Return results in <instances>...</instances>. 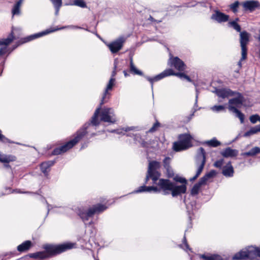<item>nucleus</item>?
I'll list each match as a JSON object with an SVG mask.
<instances>
[{"label":"nucleus","instance_id":"f257e3e1","mask_svg":"<svg viewBox=\"0 0 260 260\" xmlns=\"http://www.w3.org/2000/svg\"><path fill=\"white\" fill-rule=\"evenodd\" d=\"M115 81V79L114 78H110L104 91L100 106L95 110L90 121L85 123L83 126L76 132V136L74 139L68 141L65 144L61 146L60 147L55 148L52 152V155H56L66 152L68 150L74 147L84 137V136L88 133L87 129L91 124L93 126H97L99 125L100 121L98 117L101 109V106L107 102V99H109V95H108L109 94L108 93V91L112 89L114 85Z\"/></svg>","mask_w":260,"mask_h":260},{"label":"nucleus","instance_id":"f03ea898","mask_svg":"<svg viewBox=\"0 0 260 260\" xmlns=\"http://www.w3.org/2000/svg\"><path fill=\"white\" fill-rule=\"evenodd\" d=\"M173 180L172 182L169 179L161 178L158 181V185L162 189V194L168 195L170 191L173 197H176L185 193L187 190V180L178 175L174 176Z\"/></svg>","mask_w":260,"mask_h":260},{"label":"nucleus","instance_id":"7ed1b4c3","mask_svg":"<svg viewBox=\"0 0 260 260\" xmlns=\"http://www.w3.org/2000/svg\"><path fill=\"white\" fill-rule=\"evenodd\" d=\"M73 247V244L71 243H63L59 245L46 244L43 246V248L45 249V251L29 253L17 260L27 259L28 257L35 259L48 258L59 254L67 250L72 249Z\"/></svg>","mask_w":260,"mask_h":260},{"label":"nucleus","instance_id":"20e7f679","mask_svg":"<svg viewBox=\"0 0 260 260\" xmlns=\"http://www.w3.org/2000/svg\"><path fill=\"white\" fill-rule=\"evenodd\" d=\"M171 75H175L178 76L181 79L184 78L189 82H193V81L190 79V78L188 76L186 75L185 73L182 72L175 73L174 71L171 69L165 70L161 73L153 77L145 76V78L147 81L150 82L151 84V89L152 90H153V83L154 82L159 81L160 80L163 79L164 78Z\"/></svg>","mask_w":260,"mask_h":260},{"label":"nucleus","instance_id":"39448f33","mask_svg":"<svg viewBox=\"0 0 260 260\" xmlns=\"http://www.w3.org/2000/svg\"><path fill=\"white\" fill-rule=\"evenodd\" d=\"M250 34L245 30L240 34V44L241 48V58L238 62V65L241 68L242 61L247 57L248 48L247 45L250 42Z\"/></svg>","mask_w":260,"mask_h":260},{"label":"nucleus","instance_id":"423d86ee","mask_svg":"<svg viewBox=\"0 0 260 260\" xmlns=\"http://www.w3.org/2000/svg\"><path fill=\"white\" fill-rule=\"evenodd\" d=\"M107 207L102 204H99L89 208L87 211L79 209L78 215L83 221H87L89 217L93 216L96 212H101L106 210Z\"/></svg>","mask_w":260,"mask_h":260},{"label":"nucleus","instance_id":"0eeeda50","mask_svg":"<svg viewBox=\"0 0 260 260\" xmlns=\"http://www.w3.org/2000/svg\"><path fill=\"white\" fill-rule=\"evenodd\" d=\"M206 152L203 147H200L196 156V163L198 167L196 176L198 177L200 175L206 163Z\"/></svg>","mask_w":260,"mask_h":260},{"label":"nucleus","instance_id":"6e6552de","mask_svg":"<svg viewBox=\"0 0 260 260\" xmlns=\"http://www.w3.org/2000/svg\"><path fill=\"white\" fill-rule=\"evenodd\" d=\"M233 96L237 95V97L230 99L229 101V105H235L238 108H240L239 105H242L245 102V99L243 94L238 91H234Z\"/></svg>","mask_w":260,"mask_h":260},{"label":"nucleus","instance_id":"1a4fd4ad","mask_svg":"<svg viewBox=\"0 0 260 260\" xmlns=\"http://www.w3.org/2000/svg\"><path fill=\"white\" fill-rule=\"evenodd\" d=\"M242 5L244 11H249L250 12L260 8L259 2L255 0L246 1L242 3Z\"/></svg>","mask_w":260,"mask_h":260},{"label":"nucleus","instance_id":"9d476101","mask_svg":"<svg viewBox=\"0 0 260 260\" xmlns=\"http://www.w3.org/2000/svg\"><path fill=\"white\" fill-rule=\"evenodd\" d=\"M160 167L159 162L156 160H152L149 162L148 165V173L153 174V175L159 178L160 173L157 171Z\"/></svg>","mask_w":260,"mask_h":260},{"label":"nucleus","instance_id":"9b49d317","mask_svg":"<svg viewBox=\"0 0 260 260\" xmlns=\"http://www.w3.org/2000/svg\"><path fill=\"white\" fill-rule=\"evenodd\" d=\"M154 184H156L157 186H147L145 185H143V186H140L137 190H135L134 192L140 193L142 192H151V191H153L154 192H160V191L162 190V189L158 185V181Z\"/></svg>","mask_w":260,"mask_h":260},{"label":"nucleus","instance_id":"f8f14e48","mask_svg":"<svg viewBox=\"0 0 260 260\" xmlns=\"http://www.w3.org/2000/svg\"><path fill=\"white\" fill-rule=\"evenodd\" d=\"M169 61L170 62V66L174 67L179 71H183L185 70L186 65L178 57L170 58Z\"/></svg>","mask_w":260,"mask_h":260},{"label":"nucleus","instance_id":"ddd939ff","mask_svg":"<svg viewBox=\"0 0 260 260\" xmlns=\"http://www.w3.org/2000/svg\"><path fill=\"white\" fill-rule=\"evenodd\" d=\"M58 29H46L45 31H42L41 32L37 33L34 35H31L30 36H29L27 37L21 39V44H23L24 43H26L28 42H29L30 41H32L35 39L38 38L39 37H41L42 36H43L45 35L48 34L50 32H53L55 30H58Z\"/></svg>","mask_w":260,"mask_h":260},{"label":"nucleus","instance_id":"4468645a","mask_svg":"<svg viewBox=\"0 0 260 260\" xmlns=\"http://www.w3.org/2000/svg\"><path fill=\"white\" fill-rule=\"evenodd\" d=\"M234 259H252L251 247H249L246 250H241L236 253L233 256Z\"/></svg>","mask_w":260,"mask_h":260},{"label":"nucleus","instance_id":"2eb2a0df","mask_svg":"<svg viewBox=\"0 0 260 260\" xmlns=\"http://www.w3.org/2000/svg\"><path fill=\"white\" fill-rule=\"evenodd\" d=\"M123 43L122 39H119L108 44L107 46L112 53H116L122 49Z\"/></svg>","mask_w":260,"mask_h":260},{"label":"nucleus","instance_id":"dca6fc26","mask_svg":"<svg viewBox=\"0 0 260 260\" xmlns=\"http://www.w3.org/2000/svg\"><path fill=\"white\" fill-rule=\"evenodd\" d=\"M110 110V108H105L103 109L101 113V120L104 122H110L111 123H114L116 122V117H112L109 115V111Z\"/></svg>","mask_w":260,"mask_h":260},{"label":"nucleus","instance_id":"f3484780","mask_svg":"<svg viewBox=\"0 0 260 260\" xmlns=\"http://www.w3.org/2000/svg\"><path fill=\"white\" fill-rule=\"evenodd\" d=\"M55 163V160H52L43 162L40 164V169L45 177H48L49 172L50 171V168L53 166Z\"/></svg>","mask_w":260,"mask_h":260},{"label":"nucleus","instance_id":"a211bd4d","mask_svg":"<svg viewBox=\"0 0 260 260\" xmlns=\"http://www.w3.org/2000/svg\"><path fill=\"white\" fill-rule=\"evenodd\" d=\"M211 19L217 21L219 23L226 22L229 19V16L219 11H216L211 16Z\"/></svg>","mask_w":260,"mask_h":260},{"label":"nucleus","instance_id":"6ab92c4d","mask_svg":"<svg viewBox=\"0 0 260 260\" xmlns=\"http://www.w3.org/2000/svg\"><path fill=\"white\" fill-rule=\"evenodd\" d=\"M216 94L221 98H225L230 96H233L234 91L230 88H220L216 89L215 90Z\"/></svg>","mask_w":260,"mask_h":260},{"label":"nucleus","instance_id":"aec40b11","mask_svg":"<svg viewBox=\"0 0 260 260\" xmlns=\"http://www.w3.org/2000/svg\"><path fill=\"white\" fill-rule=\"evenodd\" d=\"M220 154L225 158L233 157L237 156L238 151L236 149H233L230 147H227L223 151L221 152Z\"/></svg>","mask_w":260,"mask_h":260},{"label":"nucleus","instance_id":"412c9836","mask_svg":"<svg viewBox=\"0 0 260 260\" xmlns=\"http://www.w3.org/2000/svg\"><path fill=\"white\" fill-rule=\"evenodd\" d=\"M234 173V170L231 165V162L229 161L227 164L223 167L222 174L225 177H233Z\"/></svg>","mask_w":260,"mask_h":260},{"label":"nucleus","instance_id":"4be33fe9","mask_svg":"<svg viewBox=\"0 0 260 260\" xmlns=\"http://www.w3.org/2000/svg\"><path fill=\"white\" fill-rule=\"evenodd\" d=\"M192 139V136L189 134H180L178 136V139L189 147L192 146L191 142Z\"/></svg>","mask_w":260,"mask_h":260},{"label":"nucleus","instance_id":"5701e85b","mask_svg":"<svg viewBox=\"0 0 260 260\" xmlns=\"http://www.w3.org/2000/svg\"><path fill=\"white\" fill-rule=\"evenodd\" d=\"M32 246L33 244L31 241L26 240L19 245L17 247V249L20 252H23L28 251Z\"/></svg>","mask_w":260,"mask_h":260},{"label":"nucleus","instance_id":"b1692460","mask_svg":"<svg viewBox=\"0 0 260 260\" xmlns=\"http://www.w3.org/2000/svg\"><path fill=\"white\" fill-rule=\"evenodd\" d=\"M228 109L236 114V116L239 118L241 123H244L245 115L243 113L234 106L229 105Z\"/></svg>","mask_w":260,"mask_h":260},{"label":"nucleus","instance_id":"393cba45","mask_svg":"<svg viewBox=\"0 0 260 260\" xmlns=\"http://www.w3.org/2000/svg\"><path fill=\"white\" fill-rule=\"evenodd\" d=\"M173 149L174 151L176 152H178L180 151L186 150L189 148L188 146H187L186 144L183 143L179 140L178 141L175 142L173 143Z\"/></svg>","mask_w":260,"mask_h":260},{"label":"nucleus","instance_id":"a878e982","mask_svg":"<svg viewBox=\"0 0 260 260\" xmlns=\"http://www.w3.org/2000/svg\"><path fill=\"white\" fill-rule=\"evenodd\" d=\"M203 181V180H201L200 179L199 181L194 184L190 191V194L191 196H194L199 193L201 187L203 185H205Z\"/></svg>","mask_w":260,"mask_h":260},{"label":"nucleus","instance_id":"bb28decb","mask_svg":"<svg viewBox=\"0 0 260 260\" xmlns=\"http://www.w3.org/2000/svg\"><path fill=\"white\" fill-rule=\"evenodd\" d=\"M130 72L134 75H138L141 76H144L146 79L145 75L143 73L139 70H138L135 66L132 57L130 58Z\"/></svg>","mask_w":260,"mask_h":260},{"label":"nucleus","instance_id":"cd10ccee","mask_svg":"<svg viewBox=\"0 0 260 260\" xmlns=\"http://www.w3.org/2000/svg\"><path fill=\"white\" fill-rule=\"evenodd\" d=\"M258 132H260V124L250 128L249 131L244 134L243 137H247Z\"/></svg>","mask_w":260,"mask_h":260},{"label":"nucleus","instance_id":"c85d7f7f","mask_svg":"<svg viewBox=\"0 0 260 260\" xmlns=\"http://www.w3.org/2000/svg\"><path fill=\"white\" fill-rule=\"evenodd\" d=\"M258 153H260V148L254 147L248 152H244L242 154L243 156H253Z\"/></svg>","mask_w":260,"mask_h":260},{"label":"nucleus","instance_id":"c756f323","mask_svg":"<svg viewBox=\"0 0 260 260\" xmlns=\"http://www.w3.org/2000/svg\"><path fill=\"white\" fill-rule=\"evenodd\" d=\"M216 174V171L214 170H212L209 172L206 173L204 176L201 177L200 179L201 180H203V182L206 184L209 179L214 177Z\"/></svg>","mask_w":260,"mask_h":260},{"label":"nucleus","instance_id":"7c9ffc66","mask_svg":"<svg viewBox=\"0 0 260 260\" xmlns=\"http://www.w3.org/2000/svg\"><path fill=\"white\" fill-rule=\"evenodd\" d=\"M14 39H15V38L13 36V31H12L7 38L0 40V45H8Z\"/></svg>","mask_w":260,"mask_h":260},{"label":"nucleus","instance_id":"2f4dec72","mask_svg":"<svg viewBox=\"0 0 260 260\" xmlns=\"http://www.w3.org/2000/svg\"><path fill=\"white\" fill-rule=\"evenodd\" d=\"M15 160V157L12 155H0V162L8 164L10 161Z\"/></svg>","mask_w":260,"mask_h":260},{"label":"nucleus","instance_id":"473e14b6","mask_svg":"<svg viewBox=\"0 0 260 260\" xmlns=\"http://www.w3.org/2000/svg\"><path fill=\"white\" fill-rule=\"evenodd\" d=\"M50 1L53 4V5L55 8V15H56V16L58 15L59 11V9L62 6V0H50Z\"/></svg>","mask_w":260,"mask_h":260},{"label":"nucleus","instance_id":"72a5a7b5","mask_svg":"<svg viewBox=\"0 0 260 260\" xmlns=\"http://www.w3.org/2000/svg\"><path fill=\"white\" fill-rule=\"evenodd\" d=\"M239 19L238 18H236L235 20L230 21L229 22V25L230 26L232 27L234 29H235L237 31L240 32V33L242 32L241 26L237 22V21H239Z\"/></svg>","mask_w":260,"mask_h":260},{"label":"nucleus","instance_id":"f704fd0d","mask_svg":"<svg viewBox=\"0 0 260 260\" xmlns=\"http://www.w3.org/2000/svg\"><path fill=\"white\" fill-rule=\"evenodd\" d=\"M150 179H151L152 180L153 183H156V182H158L160 179L158 178H157V177L153 175V174L147 172L144 185L147 184L148 181Z\"/></svg>","mask_w":260,"mask_h":260},{"label":"nucleus","instance_id":"c9c22d12","mask_svg":"<svg viewBox=\"0 0 260 260\" xmlns=\"http://www.w3.org/2000/svg\"><path fill=\"white\" fill-rule=\"evenodd\" d=\"M205 143L212 147H217L221 145V143L216 138H213L209 141H206Z\"/></svg>","mask_w":260,"mask_h":260},{"label":"nucleus","instance_id":"e433bc0d","mask_svg":"<svg viewBox=\"0 0 260 260\" xmlns=\"http://www.w3.org/2000/svg\"><path fill=\"white\" fill-rule=\"evenodd\" d=\"M252 258L256 256L260 257V247L251 246Z\"/></svg>","mask_w":260,"mask_h":260},{"label":"nucleus","instance_id":"4c0bfd02","mask_svg":"<svg viewBox=\"0 0 260 260\" xmlns=\"http://www.w3.org/2000/svg\"><path fill=\"white\" fill-rule=\"evenodd\" d=\"M201 257L205 260H222V258L219 255L208 256L203 254L202 255Z\"/></svg>","mask_w":260,"mask_h":260},{"label":"nucleus","instance_id":"58836bf2","mask_svg":"<svg viewBox=\"0 0 260 260\" xmlns=\"http://www.w3.org/2000/svg\"><path fill=\"white\" fill-rule=\"evenodd\" d=\"M239 5L240 2L237 1L230 5V9L232 10L233 12L236 13L238 12V8L239 7Z\"/></svg>","mask_w":260,"mask_h":260},{"label":"nucleus","instance_id":"ea45409f","mask_svg":"<svg viewBox=\"0 0 260 260\" xmlns=\"http://www.w3.org/2000/svg\"><path fill=\"white\" fill-rule=\"evenodd\" d=\"M74 5L83 8L87 7L86 3L83 0H75Z\"/></svg>","mask_w":260,"mask_h":260},{"label":"nucleus","instance_id":"a19ab883","mask_svg":"<svg viewBox=\"0 0 260 260\" xmlns=\"http://www.w3.org/2000/svg\"><path fill=\"white\" fill-rule=\"evenodd\" d=\"M171 161V159L169 156L166 157L164 158V159L163 160V166L165 169L171 167L170 165Z\"/></svg>","mask_w":260,"mask_h":260},{"label":"nucleus","instance_id":"79ce46f5","mask_svg":"<svg viewBox=\"0 0 260 260\" xmlns=\"http://www.w3.org/2000/svg\"><path fill=\"white\" fill-rule=\"evenodd\" d=\"M1 133L2 131L0 129V142H2L4 143H14V142L11 141L10 139L6 138L4 135H2Z\"/></svg>","mask_w":260,"mask_h":260},{"label":"nucleus","instance_id":"37998d69","mask_svg":"<svg viewBox=\"0 0 260 260\" xmlns=\"http://www.w3.org/2000/svg\"><path fill=\"white\" fill-rule=\"evenodd\" d=\"M165 169L166 170L167 176L170 178H173L174 176V171H173V169L172 168V167H170L168 168H166Z\"/></svg>","mask_w":260,"mask_h":260},{"label":"nucleus","instance_id":"c03bdc74","mask_svg":"<svg viewBox=\"0 0 260 260\" xmlns=\"http://www.w3.org/2000/svg\"><path fill=\"white\" fill-rule=\"evenodd\" d=\"M211 109L213 111L218 112L219 111L224 110L225 109V107L223 105H215L211 108Z\"/></svg>","mask_w":260,"mask_h":260},{"label":"nucleus","instance_id":"a18cd8bd","mask_svg":"<svg viewBox=\"0 0 260 260\" xmlns=\"http://www.w3.org/2000/svg\"><path fill=\"white\" fill-rule=\"evenodd\" d=\"M224 159L223 158H221L219 160H216L213 166L214 167L221 169L222 166L223 164Z\"/></svg>","mask_w":260,"mask_h":260},{"label":"nucleus","instance_id":"49530a36","mask_svg":"<svg viewBox=\"0 0 260 260\" xmlns=\"http://www.w3.org/2000/svg\"><path fill=\"white\" fill-rule=\"evenodd\" d=\"M258 118H259V115L258 114H254L250 116L249 120L252 123L254 124L258 121Z\"/></svg>","mask_w":260,"mask_h":260},{"label":"nucleus","instance_id":"de8ad7c7","mask_svg":"<svg viewBox=\"0 0 260 260\" xmlns=\"http://www.w3.org/2000/svg\"><path fill=\"white\" fill-rule=\"evenodd\" d=\"M160 126V123L156 121L155 123H154L151 128H150L149 130V132L153 133L156 131L157 128Z\"/></svg>","mask_w":260,"mask_h":260},{"label":"nucleus","instance_id":"09e8293b","mask_svg":"<svg viewBox=\"0 0 260 260\" xmlns=\"http://www.w3.org/2000/svg\"><path fill=\"white\" fill-rule=\"evenodd\" d=\"M117 64H118V62H117V59H116L114 61V68H113V70L112 72L111 78H114V76H115V75H116V68L117 67Z\"/></svg>","mask_w":260,"mask_h":260},{"label":"nucleus","instance_id":"8fccbe9b","mask_svg":"<svg viewBox=\"0 0 260 260\" xmlns=\"http://www.w3.org/2000/svg\"><path fill=\"white\" fill-rule=\"evenodd\" d=\"M20 13L19 7L14 5L13 9H12V14L13 15H17Z\"/></svg>","mask_w":260,"mask_h":260},{"label":"nucleus","instance_id":"3c124183","mask_svg":"<svg viewBox=\"0 0 260 260\" xmlns=\"http://www.w3.org/2000/svg\"><path fill=\"white\" fill-rule=\"evenodd\" d=\"M7 52V47H2L0 49V56L4 55Z\"/></svg>","mask_w":260,"mask_h":260},{"label":"nucleus","instance_id":"603ef678","mask_svg":"<svg viewBox=\"0 0 260 260\" xmlns=\"http://www.w3.org/2000/svg\"><path fill=\"white\" fill-rule=\"evenodd\" d=\"M182 242H183V243L185 245V247H186V248L189 249V245L187 242V239H186L185 233L184 234Z\"/></svg>","mask_w":260,"mask_h":260},{"label":"nucleus","instance_id":"864d4df0","mask_svg":"<svg viewBox=\"0 0 260 260\" xmlns=\"http://www.w3.org/2000/svg\"><path fill=\"white\" fill-rule=\"evenodd\" d=\"M109 115L112 117H116L115 114H114V110L113 109H112V108H110V110L109 111Z\"/></svg>","mask_w":260,"mask_h":260},{"label":"nucleus","instance_id":"5fc2aeb1","mask_svg":"<svg viewBox=\"0 0 260 260\" xmlns=\"http://www.w3.org/2000/svg\"><path fill=\"white\" fill-rule=\"evenodd\" d=\"M185 5V6L187 7H194L197 5V3H193L191 5H190V3H186Z\"/></svg>","mask_w":260,"mask_h":260},{"label":"nucleus","instance_id":"6e6d98bb","mask_svg":"<svg viewBox=\"0 0 260 260\" xmlns=\"http://www.w3.org/2000/svg\"><path fill=\"white\" fill-rule=\"evenodd\" d=\"M135 128V127L134 126H131V127H127L125 128V132H128V131H132V130H134V129Z\"/></svg>","mask_w":260,"mask_h":260},{"label":"nucleus","instance_id":"4d7b16f0","mask_svg":"<svg viewBox=\"0 0 260 260\" xmlns=\"http://www.w3.org/2000/svg\"><path fill=\"white\" fill-rule=\"evenodd\" d=\"M149 19L151 20L152 21H155V22L156 21V22H157V23H159L161 22V20L157 21L156 20L154 19L151 16H150Z\"/></svg>","mask_w":260,"mask_h":260},{"label":"nucleus","instance_id":"13d9d810","mask_svg":"<svg viewBox=\"0 0 260 260\" xmlns=\"http://www.w3.org/2000/svg\"><path fill=\"white\" fill-rule=\"evenodd\" d=\"M23 0H19L17 3L15 5H16V6H18L19 7H20V6L22 3Z\"/></svg>","mask_w":260,"mask_h":260},{"label":"nucleus","instance_id":"bf43d9fd","mask_svg":"<svg viewBox=\"0 0 260 260\" xmlns=\"http://www.w3.org/2000/svg\"><path fill=\"white\" fill-rule=\"evenodd\" d=\"M198 177L194 175L192 178L190 179V181H193L196 180Z\"/></svg>","mask_w":260,"mask_h":260},{"label":"nucleus","instance_id":"052dcab7","mask_svg":"<svg viewBox=\"0 0 260 260\" xmlns=\"http://www.w3.org/2000/svg\"><path fill=\"white\" fill-rule=\"evenodd\" d=\"M146 142L145 141H144V140H143V141L142 142V143H141L142 146L143 147H145V146H146Z\"/></svg>","mask_w":260,"mask_h":260},{"label":"nucleus","instance_id":"680f3d73","mask_svg":"<svg viewBox=\"0 0 260 260\" xmlns=\"http://www.w3.org/2000/svg\"><path fill=\"white\" fill-rule=\"evenodd\" d=\"M4 167L6 168H11V166L7 163L4 165Z\"/></svg>","mask_w":260,"mask_h":260},{"label":"nucleus","instance_id":"e2e57ef3","mask_svg":"<svg viewBox=\"0 0 260 260\" xmlns=\"http://www.w3.org/2000/svg\"><path fill=\"white\" fill-rule=\"evenodd\" d=\"M188 218H189V221H191V217L190 216V213L189 211H188Z\"/></svg>","mask_w":260,"mask_h":260},{"label":"nucleus","instance_id":"0e129e2a","mask_svg":"<svg viewBox=\"0 0 260 260\" xmlns=\"http://www.w3.org/2000/svg\"><path fill=\"white\" fill-rule=\"evenodd\" d=\"M123 74L125 77H127L129 75L127 73L126 71H123Z\"/></svg>","mask_w":260,"mask_h":260},{"label":"nucleus","instance_id":"69168bd1","mask_svg":"<svg viewBox=\"0 0 260 260\" xmlns=\"http://www.w3.org/2000/svg\"><path fill=\"white\" fill-rule=\"evenodd\" d=\"M13 191H15L17 193H28V192H21V191H17V190L16 189V191L15 190H14Z\"/></svg>","mask_w":260,"mask_h":260},{"label":"nucleus","instance_id":"338daca9","mask_svg":"<svg viewBox=\"0 0 260 260\" xmlns=\"http://www.w3.org/2000/svg\"><path fill=\"white\" fill-rule=\"evenodd\" d=\"M198 98V94H197V95H196V103H195V105L197 104Z\"/></svg>","mask_w":260,"mask_h":260},{"label":"nucleus","instance_id":"774afa93","mask_svg":"<svg viewBox=\"0 0 260 260\" xmlns=\"http://www.w3.org/2000/svg\"><path fill=\"white\" fill-rule=\"evenodd\" d=\"M3 72V69L0 67V75L2 74Z\"/></svg>","mask_w":260,"mask_h":260}]
</instances>
